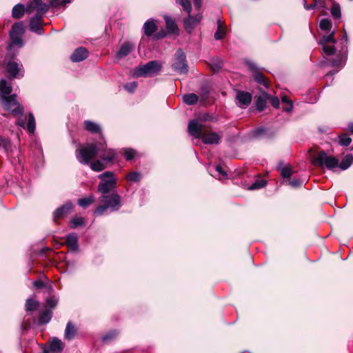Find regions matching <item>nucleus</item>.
<instances>
[{
  "instance_id": "obj_4",
  "label": "nucleus",
  "mask_w": 353,
  "mask_h": 353,
  "mask_svg": "<svg viewBox=\"0 0 353 353\" xmlns=\"http://www.w3.org/2000/svg\"><path fill=\"white\" fill-rule=\"evenodd\" d=\"M161 70V65L157 61H150L146 64L136 68L133 75L139 77H153L157 75Z\"/></svg>"
},
{
  "instance_id": "obj_39",
  "label": "nucleus",
  "mask_w": 353,
  "mask_h": 353,
  "mask_svg": "<svg viewBox=\"0 0 353 353\" xmlns=\"http://www.w3.org/2000/svg\"><path fill=\"white\" fill-rule=\"evenodd\" d=\"M279 170L280 171L281 175L284 179H289L292 174V168L290 166L287 165L284 167H279Z\"/></svg>"
},
{
  "instance_id": "obj_23",
  "label": "nucleus",
  "mask_w": 353,
  "mask_h": 353,
  "mask_svg": "<svg viewBox=\"0 0 353 353\" xmlns=\"http://www.w3.org/2000/svg\"><path fill=\"white\" fill-rule=\"evenodd\" d=\"M63 349V344L61 340L54 338L52 340L49 349H45L43 353L59 352Z\"/></svg>"
},
{
  "instance_id": "obj_63",
  "label": "nucleus",
  "mask_w": 353,
  "mask_h": 353,
  "mask_svg": "<svg viewBox=\"0 0 353 353\" xmlns=\"http://www.w3.org/2000/svg\"><path fill=\"white\" fill-rule=\"evenodd\" d=\"M303 6H304V8L307 10H309L310 9H313L316 7V4H312V5H308L306 2L305 0H303Z\"/></svg>"
},
{
  "instance_id": "obj_40",
  "label": "nucleus",
  "mask_w": 353,
  "mask_h": 353,
  "mask_svg": "<svg viewBox=\"0 0 353 353\" xmlns=\"http://www.w3.org/2000/svg\"><path fill=\"white\" fill-rule=\"evenodd\" d=\"M266 103L265 96H259L256 101V107L257 110L259 111L263 110L265 108Z\"/></svg>"
},
{
  "instance_id": "obj_46",
  "label": "nucleus",
  "mask_w": 353,
  "mask_h": 353,
  "mask_svg": "<svg viewBox=\"0 0 353 353\" xmlns=\"http://www.w3.org/2000/svg\"><path fill=\"white\" fill-rule=\"evenodd\" d=\"M141 174L137 172H130L127 176L126 179L127 180L132 182H137L139 181L141 179Z\"/></svg>"
},
{
  "instance_id": "obj_10",
  "label": "nucleus",
  "mask_w": 353,
  "mask_h": 353,
  "mask_svg": "<svg viewBox=\"0 0 353 353\" xmlns=\"http://www.w3.org/2000/svg\"><path fill=\"white\" fill-rule=\"evenodd\" d=\"M48 6L43 3L42 0H31L27 6L26 12L30 14L34 10H37V14H40L43 16L48 10Z\"/></svg>"
},
{
  "instance_id": "obj_61",
  "label": "nucleus",
  "mask_w": 353,
  "mask_h": 353,
  "mask_svg": "<svg viewBox=\"0 0 353 353\" xmlns=\"http://www.w3.org/2000/svg\"><path fill=\"white\" fill-rule=\"evenodd\" d=\"M167 35V33L164 31V30H161L160 32H158L155 35V38L156 39H161V38H164L165 37H166Z\"/></svg>"
},
{
  "instance_id": "obj_1",
  "label": "nucleus",
  "mask_w": 353,
  "mask_h": 353,
  "mask_svg": "<svg viewBox=\"0 0 353 353\" xmlns=\"http://www.w3.org/2000/svg\"><path fill=\"white\" fill-rule=\"evenodd\" d=\"M101 150L102 148H99L97 143H87L76 150V157L79 163L88 165L90 161L98 155L99 151Z\"/></svg>"
},
{
  "instance_id": "obj_35",
  "label": "nucleus",
  "mask_w": 353,
  "mask_h": 353,
  "mask_svg": "<svg viewBox=\"0 0 353 353\" xmlns=\"http://www.w3.org/2000/svg\"><path fill=\"white\" fill-rule=\"evenodd\" d=\"M94 196H90L87 198H83V199H79L77 203L81 207H82L83 208H86L89 205H90L92 203H94Z\"/></svg>"
},
{
  "instance_id": "obj_12",
  "label": "nucleus",
  "mask_w": 353,
  "mask_h": 353,
  "mask_svg": "<svg viewBox=\"0 0 353 353\" xmlns=\"http://www.w3.org/2000/svg\"><path fill=\"white\" fill-rule=\"evenodd\" d=\"M247 64L249 68L253 72V77L255 81L258 83L263 85L265 88L268 87V79L265 77V76L259 70L258 67L252 62L248 61Z\"/></svg>"
},
{
  "instance_id": "obj_59",
  "label": "nucleus",
  "mask_w": 353,
  "mask_h": 353,
  "mask_svg": "<svg viewBox=\"0 0 353 353\" xmlns=\"http://www.w3.org/2000/svg\"><path fill=\"white\" fill-rule=\"evenodd\" d=\"M33 285L34 288L39 289L44 287V283L39 280H36L33 282Z\"/></svg>"
},
{
  "instance_id": "obj_44",
  "label": "nucleus",
  "mask_w": 353,
  "mask_h": 353,
  "mask_svg": "<svg viewBox=\"0 0 353 353\" xmlns=\"http://www.w3.org/2000/svg\"><path fill=\"white\" fill-rule=\"evenodd\" d=\"M352 142V139L347 136V134H344L339 137V143L341 145L343 146H348Z\"/></svg>"
},
{
  "instance_id": "obj_37",
  "label": "nucleus",
  "mask_w": 353,
  "mask_h": 353,
  "mask_svg": "<svg viewBox=\"0 0 353 353\" xmlns=\"http://www.w3.org/2000/svg\"><path fill=\"white\" fill-rule=\"evenodd\" d=\"M176 2L179 4L188 14L192 11V5L190 0H176Z\"/></svg>"
},
{
  "instance_id": "obj_45",
  "label": "nucleus",
  "mask_w": 353,
  "mask_h": 353,
  "mask_svg": "<svg viewBox=\"0 0 353 353\" xmlns=\"http://www.w3.org/2000/svg\"><path fill=\"white\" fill-rule=\"evenodd\" d=\"M0 147H2L6 152H8L12 147L10 141L0 136Z\"/></svg>"
},
{
  "instance_id": "obj_13",
  "label": "nucleus",
  "mask_w": 353,
  "mask_h": 353,
  "mask_svg": "<svg viewBox=\"0 0 353 353\" xmlns=\"http://www.w3.org/2000/svg\"><path fill=\"white\" fill-rule=\"evenodd\" d=\"M188 132L195 138H201L203 130V125L196 119H192L188 123Z\"/></svg>"
},
{
  "instance_id": "obj_32",
  "label": "nucleus",
  "mask_w": 353,
  "mask_h": 353,
  "mask_svg": "<svg viewBox=\"0 0 353 353\" xmlns=\"http://www.w3.org/2000/svg\"><path fill=\"white\" fill-rule=\"evenodd\" d=\"M183 102L187 105H194L198 101V97L196 94L190 93L183 95Z\"/></svg>"
},
{
  "instance_id": "obj_20",
  "label": "nucleus",
  "mask_w": 353,
  "mask_h": 353,
  "mask_svg": "<svg viewBox=\"0 0 353 353\" xmlns=\"http://www.w3.org/2000/svg\"><path fill=\"white\" fill-rule=\"evenodd\" d=\"M201 138L205 144H218L221 139L216 132L203 133Z\"/></svg>"
},
{
  "instance_id": "obj_18",
  "label": "nucleus",
  "mask_w": 353,
  "mask_h": 353,
  "mask_svg": "<svg viewBox=\"0 0 353 353\" xmlns=\"http://www.w3.org/2000/svg\"><path fill=\"white\" fill-rule=\"evenodd\" d=\"M68 249L72 252H77L79 249L78 237L76 233H70L66 236L65 242Z\"/></svg>"
},
{
  "instance_id": "obj_57",
  "label": "nucleus",
  "mask_w": 353,
  "mask_h": 353,
  "mask_svg": "<svg viewBox=\"0 0 353 353\" xmlns=\"http://www.w3.org/2000/svg\"><path fill=\"white\" fill-rule=\"evenodd\" d=\"M341 40L342 44L344 46L343 48L341 49V50L343 51L345 48V49L347 48V41H348L346 32H345L344 34L342 36Z\"/></svg>"
},
{
  "instance_id": "obj_55",
  "label": "nucleus",
  "mask_w": 353,
  "mask_h": 353,
  "mask_svg": "<svg viewBox=\"0 0 353 353\" xmlns=\"http://www.w3.org/2000/svg\"><path fill=\"white\" fill-rule=\"evenodd\" d=\"M270 101L271 105L274 108H278L279 106V100L276 97H270Z\"/></svg>"
},
{
  "instance_id": "obj_7",
  "label": "nucleus",
  "mask_w": 353,
  "mask_h": 353,
  "mask_svg": "<svg viewBox=\"0 0 353 353\" xmlns=\"http://www.w3.org/2000/svg\"><path fill=\"white\" fill-rule=\"evenodd\" d=\"M2 102L3 108L14 115L21 114L23 112V107L17 101L16 94L9 97L2 96Z\"/></svg>"
},
{
  "instance_id": "obj_2",
  "label": "nucleus",
  "mask_w": 353,
  "mask_h": 353,
  "mask_svg": "<svg viewBox=\"0 0 353 353\" xmlns=\"http://www.w3.org/2000/svg\"><path fill=\"white\" fill-rule=\"evenodd\" d=\"M100 199L103 205H99L95 209L94 212L95 215H102L108 208H110L112 211H116L121 207V197L117 194H104Z\"/></svg>"
},
{
  "instance_id": "obj_17",
  "label": "nucleus",
  "mask_w": 353,
  "mask_h": 353,
  "mask_svg": "<svg viewBox=\"0 0 353 353\" xmlns=\"http://www.w3.org/2000/svg\"><path fill=\"white\" fill-rule=\"evenodd\" d=\"M88 50L85 48L79 47L72 54L70 59L73 62H79L85 59L88 57Z\"/></svg>"
},
{
  "instance_id": "obj_5",
  "label": "nucleus",
  "mask_w": 353,
  "mask_h": 353,
  "mask_svg": "<svg viewBox=\"0 0 353 353\" xmlns=\"http://www.w3.org/2000/svg\"><path fill=\"white\" fill-rule=\"evenodd\" d=\"M101 181L98 186L99 192H101L103 195L109 193L117 187V180L114 176L112 172L107 171L99 176Z\"/></svg>"
},
{
  "instance_id": "obj_14",
  "label": "nucleus",
  "mask_w": 353,
  "mask_h": 353,
  "mask_svg": "<svg viewBox=\"0 0 353 353\" xmlns=\"http://www.w3.org/2000/svg\"><path fill=\"white\" fill-rule=\"evenodd\" d=\"M43 17L40 14H36L30 20V30L39 35L43 34L42 28Z\"/></svg>"
},
{
  "instance_id": "obj_33",
  "label": "nucleus",
  "mask_w": 353,
  "mask_h": 353,
  "mask_svg": "<svg viewBox=\"0 0 353 353\" xmlns=\"http://www.w3.org/2000/svg\"><path fill=\"white\" fill-rule=\"evenodd\" d=\"M10 34L22 35L23 34V24L22 22H17L12 25Z\"/></svg>"
},
{
  "instance_id": "obj_43",
  "label": "nucleus",
  "mask_w": 353,
  "mask_h": 353,
  "mask_svg": "<svg viewBox=\"0 0 353 353\" xmlns=\"http://www.w3.org/2000/svg\"><path fill=\"white\" fill-rule=\"evenodd\" d=\"M332 22L328 19H323L319 23L320 28L324 31H330L332 28Z\"/></svg>"
},
{
  "instance_id": "obj_27",
  "label": "nucleus",
  "mask_w": 353,
  "mask_h": 353,
  "mask_svg": "<svg viewBox=\"0 0 353 353\" xmlns=\"http://www.w3.org/2000/svg\"><path fill=\"white\" fill-rule=\"evenodd\" d=\"M25 12H26L25 6L21 3H18L12 8V17L14 19H20L23 16Z\"/></svg>"
},
{
  "instance_id": "obj_51",
  "label": "nucleus",
  "mask_w": 353,
  "mask_h": 353,
  "mask_svg": "<svg viewBox=\"0 0 353 353\" xmlns=\"http://www.w3.org/2000/svg\"><path fill=\"white\" fill-rule=\"evenodd\" d=\"M266 183L264 181H257L252 183L249 188L250 190L260 189L265 185Z\"/></svg>"
},
{
  "instance_id": "obj_42",
  "label": "nucleus",
  "mask_w": 353,
  "mask_h": 353,
  "mask_svg": "<svg viewBox=\"0 0 353 353\" xmlns=\"http://www.w3.org/2000/svg\"><path fill=\"white\" fill-rule=\"evenodd\" d=\"M225 32L224 28L221 26V21H218V29L214 33V38L216 40L223 39L225 37Z\"/></svg>"
},
{
  "instance_id": "obj_58",
  "label": "nucleus",
  "mask_w": 353,
  "mask_h": 353,
  "mask_svg": "<svg viewBox=\"0 0 353 353\" xmlns=\"http://www.w3.org/2000/svg\"><path fill=\"white\" fill-rule=\"evenodd\" d=\"M50 5L52 7H59L61 6H64L63 3L61 2V0H50Z\"/></svg>"
},
{
  "instance_id": "obj_21",
  "label": "nucleus",
  "mask_w": 353,
  "mask_h": 353,
  "mask_svg": "<svg viewBox=\"0 0 353 353\" xmlns=\"http://www.w3.org/2000/svg\"><path fill=\"white\" fill-rule=\"evenodd\" d=\"M201 20V17L200 15H196L195 17H192L188 14V17L184 19V26L185 30L188 32H190L194 27L199 23Z\"/></svg>"
},
{
  "instance_id": "obj_64",
  "label": "nucleus",
  "mask_w": 353,
  "mask_h": 353,
  "mask_svg": "<svg viewBox=\"0 0 353 353\" xmlns=\"http://www.w3.org/2000/svg\"><path fill=\"white\" fill-rule=\"evenodd\" d=\"M194 4L197 9H200L202 6V0H193Z\"/></svg>"
},
{
  "instance_id": "obj_15",
  "label": "nucleus",
  "mask_w": 353,
  "mask_h": 353,
  "mask_svg": "<svg viewBox=\"0 0 353 353\" xmlns=\"http://www.w3.org/2000/svg\"><path fill=\"white\" fill-rule=\"evenodd\" d=\"M236 99L237 105L244 108L251 103L252 95L248 92L239 91L237 92Z\"/></svg>"
},
{
  "instance_id": "obj_62",
  "label": "nucleus",
  "mask_w": 353,
  "mask_h": 353,
  "mask_svg": "<svg viewBox=\"0 0 353 353\" xmlns=\"http://www.w3.org/2000/svg\"><path fill=\"white\" fill-rule=\"evenodd\" d=\"M216 172H219V174L220 175H221V176H224V177L227 176L226 172L223 170V168H221V165H217V166L216 167Z\"/></svg>"
},
{
  "instance_id": "obj_28",
  "label": "nucleus",
  "mask_w": 353,
  "mask_h": 353,
  "mask_svg": "<svg viewBox=\"0 0 353 353\" xmlns=\"http://www.w3.org/2000/svg\"><path fill=\"white\" fill-rule=\"evenodd\" d=\"M106 163L101 160H96L92 162H90L88 165H90V168L95 172H100L103 170L107 168Z\"/></svg>"
},
{
  "instance_id": "obj_60",
  "label": "nucleus",
  "mask_w": 353,
  "mask_h": 353,
  "mask_svg": "<svg viewBox=\"0 0 353 353\" xmlns=\"http://www.w3.org/2000/svg\"><path fill=\"white\" fill-rule=\"evenodd\" d=\"M115 335H116L115 332H110V333L105 335L104 336H103L102 339L103 341H107L108 340L114 338L115 336Z\"/></svg>"
},
{
  "instance_id": "obj_31",
  "label": "nucleus",
  "mask_w": 353,
  "mask_h": 353,
  "mask_svg": "<svg viewBox=\"0 0 353 353\" xmlns=\"http://www.w3.org/2000/svg\"><path fill=\"white\" fill-rule=\"evenodd\" d=\"M353 161V157L352 154H347L346 155L342 161L339 163L338 167L340 168L341 170H345L347 169L352 164Z\"/></svg>"
},
{
  "instance_id": "obj_24",
  "label": "nucleus",
  "mask_w": 353,
  "mask_h": 353,
  "mask_svg": "<svg viewBox=\"0 0 353 353\" xmlns=\"http://www.w3.org/2000/svg\"><path fill=\"white\" fill-rule=\"evenodd\" d=\"M143 29L147 37H151L157 30V26L153 19L147 20L143 24Z\"/></svg>"
},
{
  "instance_id": "obj_29",
  "label": "nucleus",
  "mask_w": 353,
  "mask_h": 353,
  "mask_svg": "<svg viewBox=\"0 0 353 353\" xmlns=\"http://www.w3.org/2000/svg\"><path fill=\"white\" fill-rule=\"evenodd\" d=\"M77 333V330L74 325L71 323L68 322L67 323L65 330V338L67 340H71L73 339Z\"/></svg>"
},
{
  "instance_id": "obj_25",
  "label": "nucleus",
  "mask_w": 353,
  "mask_h": 353,
  "mask_svg": "<svg viewBox=\"0 0 353 353\" xmlns=\"http://www.w3.org/2000/svg\"><path fill=\"white\" fill-rule=\"evenodd\" d=\"M84 128L92 134L99 133L101 135V129L99 124L93 121L86 120L84 121Z\"/></svg>"
},
{
  "instance_id": "obj_53",
  "label": "nucleus",
  "mask_w": 353,
  "mask_h": 353,
  "mask_svg": "<svg viewBox=\"0 0 353 353\" xmlns=\"http://www.w3.org/2000/svg\"><path fill=\"white\" fill-rule=\"evenodd\" d=\"M27 119V117L25 115H23V113L20 114V117L18 118L17 121V124L23 128H25L26 126V121Z\"/></svg>"
},
{
  "instance_id": "obj_52",
  "label": "nucleus",
  "mask_w": 353,
  "mask_h": 353,
  "mask_svg": "<svg viewBox=\"0 0 353 353\" xmlns=\"http://www.w3.org/2000/svg\"><path fill=\"white\" fill-rule=\"evenodd\" d=\"M137 83L135 81L128 83L124 85L125 89L130 92H134V90L137 88Z\"/></svg>"
},
{
  "instance_id": "obj_50",
  "label": "nucleus",
  "mask_w": 353,
  "mask_h": 353,
  "mask_svg": "<svg viewBox=\"0 0 353 353\" xmlns=\"http://www.w3.org/2000/svg\"><path fill=\"white\" fill-rule=\"evenodd\" d=\"M124 157L127 161L132 159L135 155V151L133 149L128 148L124 151Z\"/></svg>"
},
{
  "instance_id": "obj_47",
  "label": "nucleus",
  "mask_w": 353,
  "mask_h": 353,
  "mask_svg": "<svg viewBox=\"0 0 353 353\" xmlns=\"http://www.w3.org/2000/svg\"><path fill=\"white\" fill-rule=\"evenodd\" d=\"M281 101L283 104V110L286 112L291 111V110L292 108V103L291 101L289 100L286 96L282 97Z\"/></svg>"
},
{
  "instance_id": "obj_48",
  "label": "nucleus",
  "mask_w": 353,
  "mask_h": 353,
  "mask_svg": "<svg viewBox=\"0 0 353 353\" xmlns=\"http://www.w3.org/2000/svg\"><path fill=\"white\" fill-rule=\"evenodd\" d=\"M84 223L83 219L75 216L70 221L71 227L75 228L78 226L82 225Z\"/></svg>"
},
{
  "instance_id": "obj_34",
  "label": "nucleus",
  "mask_w": 353,
  "mask_h": 353,
  "mask_svg": "<svg viewBox=\"0 0 353 353\" xmlns=\"http://www.w3.org/2000/svg\"><path fill=\"white\" fill-rule=\"evenodd\" d=\"M39 307V302L32 299H28L26 303V310L28 312H32Z\"/></svg>"
},
{
  "instance_id": "obj_41",
  "label": "nucleus",
  "mask_w": 353,
  "mask_h": 353,
  "mask_svg": "<svg viewBox=\"0 0 353 353\" xmlns=\"http://www.w3.org/2000/svg\"><path fill=\"white\" fill-rule=\"evenodd\" d=\"M331 14L335 19L340 18L341 17V7L338 3L334 2L331 8Z\"/></svg>"
},
{
  "instance_id": "obj_56",
  "label": "nucleus",
  "mask_w": 353,
  "mask_h": 353,
  "mask_svg": "<svg viewBox=\"0 0 353 353\" xmlns=\"http://www.w3.org/2000/svg\"><path fill=\"white\" fill-rule=\"evenodd\" d=\"M47 305L50 307L53 308L56 306L57 301L53 298H49L46 301Z\"/></svg>"
},
{
  "instance_id": "obj_36",
  "label": "nucleus",
  "mask_w": 353,
  "mask_h": 353,
  "mask_svg": "<svg viewBox=\"0 0 353 353\" xmlns=\"http://www.w3.org/2000/svg\"><path fill=\"white\" fill-rule=\"evenodd\" d=\"M27 128L30 133H34L35 130V120L32 113H29L28 117Z\"/></svg>"
},
{
  "instance_id": "obj_26",
  "label": "nucleus",
  "mask_w": 353,
  "mask_h": 353,
  "mask_svg": "<svg viewBox=\"0 0 353 353\" xmlns=\"http://www.w3.org/2000/svg\"><path fill=\"white\" fill-rule=\"evenodd\" d=\"M12 91V86L6 79L0 80V92H1V99H2V96L9 97L8 95Z\"/></svg>"
},
{
  "instance_id": "obj_22",
  "label": "nucleus",
  "mask_w": 353,
  "mask_h": 353,
  "mask_svg": "<svg viewBox=\"0 0 353 353\" xmlns=\"http://www.w3.org/2000/svg\"><path fill=\"white\" fill-rule=\"evenodd\" d=\"M134 48V46L130 42H125L120 48L119 50L116 54L117 59H121L126 57Z\"/></svg>"
},
{
  "instance_id": "obj_38",
  "label": "nucleus",
  "mask_w": 353,
  "mask_h": 353,
  "mask_svg": "<svg viewBox=\"0 0 353 353\" xmlns=\"http://www.w3.org/2000/svg\"><path fill=\"white\" fill-rule=\"evenodd\" d=\"M21 36L22 35L10 34L11 44L9 46V48H10L12 46L14 45L21 47L23 46Z\"/></svg>"
},
{
  "instance_id": "obj_49",
  "label": "nucleus",
  "mask_w": 353,
  "mask_h": 353,
  "mask_svg": "<svg viewBox=\"0 0 353 353\" xmlns=\"http://www.w3.org/2000/svg\"><path fill=\"white\" fill-rule=\"evenodd\" d=\"M210 66L214 71H218L222 68L223 62L219 60L212 59L210 63Z\"/></svg>"
},
{
  "instance_id": "obj_6",
  "label": "nucleus",
  "mask_w": 353,
  "mask_h": 353,
  "mask_svg": "<svg viewBox=\"0 0 353 353\" xmlns=\"http://www.w3.org/2000/svg\"><path fill=\"white\" fill-rule=\"evenodd\" d=\"M172 67L173 70L179 74L188 73V65L186 61V56L181 49H179L176 52Z\"/></svg>"
},
{
  "instance_id": "obj_8",
  "label": "nucleus",
  "mask_w": 353,
  "mask_h": 353,
  "mask_svg": "<svg viewBox=\"0 0 353 353\" xmlns=\"http://www.w3.org/2000/svg\"><path fill=\"white\" fill-rule=\"evenodd\" d=\"M335 32L332 31L328 35H324L319 41V44L322 46L323 52L327 55H332L334 54L336 49L334 46L336 43V41L334 39Z\"/></svg>"
},
{
  "instance_id": "obj_30",
  "label": "nucleus",
  "mask_w": 353,
  "mask_h": 353,
  "mask_svg": "<svg viewBox=\"0 0 353 353\" xmlns=\"http://www.w3.org/2000/svg\"><path fill=\"white\" fill-rule=\"evenodd\" d=\"M52 312L49 310H45L41 312L39 322L40 324H46L50 321L52 319Z\"/></svg>"
},
{
  "instance_id": "obj_11",
  "label": "nucleus",
  "mask_w": 353,
  "mask_h": 353,
  "mask_svg": "<svg viewBox=\"0 0 353 353\" xmlns=\"http://www.w3.org/2000/svg\"><path fill=\"white\" fill-rule=\"evenodd\" d=\"M6 70L10 79L23 76L22 64L16 61H8L6 64Z\"/></svg>"
},
{
  "instance_id": "obj_54",
  "label": "nucleus",
  "mask_w": 353,
  "mask_h": 353,
  "mask_svg": "<svg viewBox=\"0 0 353 353\" xmlns=\"http://www.w3.org/2000/svg\"><path fill=\"white\" fill-rule=\"evenodd\" d=\"M303 181L299 179H293L292 180L288 181V185L293 188H298L301 185Z\"/></svg>"
},
{
  "instance_id": "obj_3",
  "label": "nucleus",
  "mask_w": 353,
  "mask_h": 353,
  "mask_svg": "<svg viewBox=\"0 0 353 353\" xmlns=\"http://www.w3.org/2000/svg\"><path fill=\"white\" fill-rule=\"evenodd\" d=\"M312 163L321 168H326L328 170H332L338 167L339 159L329 155L324 150H321L313 159Z\"/></svg>"
},
{
  "instance_id": "obj_9",
  "label": "nucleus",
  "mask_w": 353,
  "mask_h": 353,
  "mask_svg": "<svg viewBox=\"0 0 353 353\" xmlns=\"http://www.w3.org/2000/svg\"><path fill=\"white\" fill-rule=\"evenodd\" d=\"M99 148H102V150L99 151L98 154H99L101 159L106 163H112L117 159V151L112 148H108L105 143H99Z\"/></svg>"
},
{
  "instance_id": "obj_16",
  "label": "nucleus",
  "mask_w": 353,
  "mask_h": 353,
  "mask_svg": "<svg viewBox=\"0 0 353 353\" xmlns=\"http://www.w3.org/2000/svg\"><path fill=\"white\" fill-rule=\"evenodd\" d=\"M72 208L71 203H66L65 205L57 208L54 212V221H56L59 219H62L66 216Z\"/></svg>"
},
{
  "instance_id": "obj_19",
  "label": "nucleus",
  "mask_w": 353,
  "mask_h": 353,
  "mask_svg": "<svg viewBox=\"0 0 353 353\" xmlns=\"http://www.w3.org/2000/svg\"><path fill=\"white\" fill-rule=\"evenodd\" d=\"M164 20L168 34L178 35L179 30L175 21L167 15L164 16Z\"/></svg>"
}]
</instances>
